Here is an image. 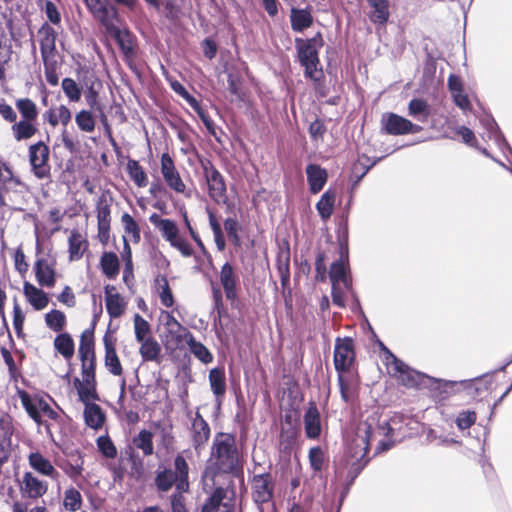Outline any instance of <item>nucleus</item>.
<instances>
[{"label":"nucleus","mask_w":512,"mask_h":512,"mask_svg":"<svg viewBox=\"0 0 512 512\" xmlns=\"http://www.w3.org/2000/svg\"><path fill=\"white\" fill-rule=\"evenodd\" d=\"M159 321L166 329L170 337L176 341V343L182 342L186 334L190 332L180 324V322L173 316L172 312L161 311L159 315Z\"/></svg>","instance_id":"19"},{"label":"nucleus","mask_w":512,"mask_h":512,"mask_svg":"<svg viewBox=\"0 0 512 512\" xmlns=\"http://www.w3.org/2000/svg\"><path fill=\"white\" fill-rule=\"evenodd\" d=\"M183 341L188 344L190 352L201 362L208 364L213 361L211 352L201 342L196 341L191 333L186 334Z\"/></svg>","instance_id":"36"},{"label":"nucleus","mask_w":512,"mask_h":512,"mask_svg":"<svg viewBox=\"0 0 512 512\" xmlns=\"http://www.w3.org/2000/svg\"><path fill=\"white\" fill-rule=\"evenodd\" d=\"M110 201L105 195L98 198L96 203L97 211V222L98 223H110L111 221V209Z\"/></svg>","instance_id":"56"},{"label":"nucleus","mask_w":512,"mask_h":512,"mask_svg":"<svg viewBox=\"0 0 512 512\" xmlns=\"http://www.w3.org/2000/svg\"><path fill=\"white\" fill-rule=\"evenodd\" d=\"M82 495L74 487H70L64 491L63 507L69 512H76L81 509Z\"/></svg>","instance_id":"45"},{"label":"nucleus","mask_w":512,"mask_h":512,"mask_svg":"<svg viewBox=\"0 0 512 512\" xmlns=\"http://www.w3.org/2000/svg\"><path fill=\"white\" fill-rule=\"evenodd\" d=\"M75 121L79 129L83 132L91 133L95 129V120L90 111L81 110L76 114Z\"/></svg>","instance_id":"57"},{"label":"nucleus","mask_w":512,"mask_h":512,"mask_svg":"<svg viewBox=\"0 0 512 512\" xmlns=\"http://www.w3.org/2000/svg\"><path fill=\"white\" fill-rule=\"evenodd\" d=\"M385 364L389 374L396 377L403 385L407 387H418L424 383L426 376L404 364L391 352L385 356Z\"/></svg>","instance_id":"6"},{"label":"nucleus","mask_w":512,"mask_h":512,"mask_svg":"<svg viewBox=\"0 0 512 512\" xmlns=\"http://www.w3.org/2000/svg\"><path fill=\"white\" fill-rule=\"evenodd\" d=\"M21 403L28 415L39 425H44L50 433L51 428L60 424L61 415L42 397H31L28 393H19Z\"/></svg>","instance_id":"4"},{"label":"nucleus","mask_w":512,"mask_h":512,"mask_svg":"<svg viewBox=\"0 0 512 512\" xmlns=\"http://www.w3.org/2000/svg\"><path fill=\"white\" fill-rule=\"evenodd\" d=\"M290 21L294 31L302 32L312 25L313 17L307 9L292 8Z\"/></svg>","instance_id":"33"},{"label":"nucleus","mask_w":512,"mask_h":512,"mask_svg":"<svg viewBox=\"0 0 512 512\" xmlns=\"http://www.w3.org/2000/svg\"><path fill=\"white\" fill-rule=\"evenodd\" d=\"M127 172L131 180L138 187H145L147 185V174L144 169L140 166L138 161L129 160L127 163Z\"/></svg>","instance_id":"50"},{"label":"nucleus","mask_w":512,"mask_h":512,"mask_svg":"<svg viewBox=\"0 0 512 512\" xmlns=\"http://www.w3.org/2000/svg\"><path fill=\"white\" fill-rule=\"evenodd\" d=\"M373 434V426L367 421L361 422L348 441V462L355 473H359L369 461L366 456Z\"/></svg>","instance_id":"2"},{"label":"nucleus","mask_w":512,"mask_h":512,"mask_svg":"<svg viewBox=\"0 0 512 512\" xmlns=\"http://www.w3.org/2000/svg\"><path fill=\"white\" fill-rule=\"evenodd\" d=\"M23 293L27 301L37 311L43 310L49 303L47 294L29 282H24Z\"/></svg>","instance_id":"28"},{"label":"nucleus","mask_w":512,"mask_h":512,"mask_svg":"<svg viewBox=\"0 0 512 512\" xmlns=\"http://www.w3.org/2000/svg\"><path fill=\"white\" fill-rule=\"evenodd\" d=\"M55 350L66 360H71L74 356L75 346L70 334L64 332L56 336L53 342Z\"/></svg>","instance_id":"35"},{"label":"nucleus","mask_w":512,"mask_h":512,"mask_svg":"<svg viewBox=\"0 0 512 512\" xmlns=\"http://www.w3.org/2000/svg\"><path fill=\"white\" fill-rule=\"evenodd\" d=\"M304 428L306 436L316 439L321 434V417L315 404H310L304 415Z\"/></svg>","instance_id":"23"},{"label":"nucleus","mask_w":512,"mask_h":512,"mask_svg":"<svg viewBox=\"0 0 512 512\" xmlns=\"http://www.w3.org/2000/svg\"><path fill=\"white\" fill-rule=\"evenodd\" d=\"M371 7L369 19L372 23L385 25L390 17L388 0H367Z\"/></svg>","instance_id":"30"},{"label":"nucleus","mask_w":512,"mask_h":512,"mask_svg":"<svg viewBox=\"0 0 512 512\" xmlns=\"http://www.w3.org/2000/svg\"><path fill=\"white\" fill-rule=\"evenodd\" d=\"M408 114L418 121L425 122L430 114L429 105L422 99H412L408 105Z\"/></svg>","instance_id":"46"},{"label":"nucleus","mask_w":512,"mask_h":512,"mask_svg":"<svg viewBox=\"0 0 512 512\" xmlns=\"http://www.w3.org/2000/svg\"><path fill=\"white\" fill-rule=\"evenodd\" d=\"M45 323L54 332H61L66 326V316L60 310H51L45 315Z\"/></svg>","instance_id":"52"},{"label":"nucleus","mask_w":512,"mask_h":512,"mask_svg":"<svg viewBox=\"0 0 512 512\" xmlns=\"http://www.w3.org/2000/svg\"><path fill=\"white\" fill-rule=\"evenodd\" d=\"M12 132H13L14 138L17 141H21V140L31 138L37 132V129L32 124V121L21 120V121L13 124Z\"/></svg>","instance_id":"48"},{"label":"nucleus","mask_w":512,"mask_h":512,"mask_svg":"<svg viewBox=\"0 0 512 512\" xmlns=\"http://www.w3.org/2000/svg\"><path fill=\"white\" fill-rule=\"evenodd\" d=\"M58 466L65 472V474L71 478L72 480L77 479L82 475L83 466L82 463H71L65 462L63 464H58Z\"/></svg>","instance_id":"63"},{"label":"nucleus","mask_w":512,"mask_h":512,"mask_svg":"<svg viewBox=\"0 0 512 512\" xmlns=\"http://www.w3.org/2000/svg\"><path fill=\"white\" fill-rule=\"evenodd\" d=\"M204 175L208 185L209 196L215 202L223 201L226 196V185L220 172L212 165H205Z\"/></svg>","instance_id":"15"},{"label":"nucleus","mask_w":512,"mask_h":512,"mask_svg":"<svg viewBox=\"0 0 512 512\" xmlns=\"http://www.w3.org/2000/svg\"><path fill=\"white\" fill-rule=\"evenodd\" d=\"M34 269L37 282L41 286L53 287L55 285V270L48 259H37Z\"/></svg>","instance_id":"24"},{"label":"nucleus","mask_w":512,"mask_h":512,"mask_svg":"<svg viewBox=\"0 0 512 512\" xmlns=\"http://www.w3.org/2000/svg\"><path fill=\"white\" fill-rule=\"evenodd\" d=\"M209 465L221 473H231L237 469L239 455L233 436L225 433H219L215 436Z\"/></svg>","instance_id":"1"},{"label":"nucleus","mask_w":512,"mask_h":512,"mask_svg":"<svg viewBox=\"0 0 512 512\" xmlns=\"http://www.w3.org/2000/svg\"><path fill=\"white\" fill-rule=\"evenodd\" d=\"M208 218H209V225H210L211 230L214 235V241L217 246V249L219 251H223L226 247V242H225L224 234L222 232L221 225L218 222L214 213L210 210H208Z\"/></svg>","instance_id":"54"},{"label":"nucleus","mask_w":512,"mask_h":512,"mask_svg":"<svg viewBox=\"0 0 512 512\" xmlns=\"http://www.w3.org/2000/svg\"><path fill=\"white\" fill-rule=\"evenodd\" d=\"M97 447L107 458L113 459L117 455V449L108 436H100L97 439Z\"/></svg>","instance_id":"60"},{"label":"nucleus","mask_w":512,"mask_h":512,"mask_svg":"<svg viewBox=\"0 0 512 512\" xmlns=\"http://www.w3.org/2000/svg\"><path fill=\"white\" fill-rule=\"evenodd\" d=\"M69 243V260L77 261L82 258L84 252L88 248L87 240L78 230H72L68 238Z\"/></svg>","instance_id":"31"},{"label":"nucleus","mask_w":512,"mask_h":512,"mask_svg":"<svg viewBox=\"0 0 512 512\" xmlns=\"http://www.w3.org/2000/svg\"><path fill=\"white\" fill-rule=\"evenodd\" d=\"M307 180L311 193H319L327 182V172L316 164H309L306 167Z\"/></svg>","instance_id":"27"},{"label":"nucleus","mask_w":512,"mask_h":512,"mask_svg":"<svg viewBox=\"0 0 512 512\" xmlns=\"http://www.w3.org/2000/svg\"><path fill=\"white\" fill-rule=\"evenodd\" d=\"M335 192L327 190L316 204V209L323 220L330 218L334 210Z\"/></svg>","instance_id":"42"},{"label":"nucleus","mask_w":512,"mask_h":512,"mask_svg":"<svg viewBox=\"0 0 512 512\" xmlns=\"http://www.w3.org/2000/svg\"><path fill=\"white\" fill-rule=\"evenodd\" d=\"M338 383H339L341 398L345 402H350L355 395V390H354V387H353L351 381L348 380L347 378H345L342 373H339Z\"/></svg>","instance_id":"62"},{"label":"nucleus","mask_w":512,"mask_h":512,"mask_svg":"<svg viewBox=\"0 0 512 512\" xmlns=\"http://www.w3.org/2000/svg\"><path fill=\"white\" fill-rule=\"evenodd\" d=\"M382 124L385 131L391 135L418 133L421 130L420 126L413 124L410 120L394 113H387L383 115Z\"/></svg>","instance_id":"11"},{"label":"nucleus","mask_w":512,"mask_h":512,"mask_svg":"<svg viewBox=\"0 0 512 512\" xmlns=\"http://www.w3.org/2000/svg\"><path fill=\"white\" fill-rule=\"evenodd\" d=\"M220 282L228 299L236 298L238 276L230 263H225L220 271Z\"/></svg>","instance_id":"25"},{"label":"nucleus","mask_w":512,"mask_h":512,"mask_svg":"<svg viewBox=\"0 0 512 512\" xmlns=\"http://www.w3.org/2000/svg\"><path fill=\"white\" fill-rule=\"evenodd\" d=\"M79 356L81 362L95 361L93 333L89 330L81 334Z\"/></svg>","instance_id":"38"},{"label":"nucleus","mask_w":512,"mask_h":512,"mask_svg":"<svg viewBox=\"0 0 512 512\" xmlns=\"http://www.w3.org/2000/svg\"><path fill=\"white\" fill-rule=\"evenodd\" d=\"M28 463L30 467L37 473L57 480L59 472L55 469L51 461L43 456L40 452H32L28 456Z\"/></svg>","instance_id":"20"},{"label":"nucleus","mask_w":512,"mask_h":512,"mask_svg":"<svg viewBox=\"0 0 512 512\" xmlns=\"http://www.w3.org/2000/svg\"><path fill=\"white\" fill-rule=\"evenodd\" d=\"M106 31L116 40L126 59H132L136 55L135 37L128 29H120L112 21L105 26Z\"/></svg>","instance_id":"12"},{"label":"nucleus","mask_w":512,"mask_h":512,"mask_svg":"<svg viewBox=\"0 0 512 512\" xmlns=\"http://www.w3.org/2000/svg\"><path fill=\"white\" fill-rule=\"evenodd\" d=\"M138 342L141 344L139 352L144 361H154L158 358L161 347L156 340L150 337Z\"/></svg>","instance_id":"44"},{"label":"nucleus","mask_w":512,"mask_h":512,"mask_svg":"<svg viewBox=\"0 0 512 512\" xmlns=\"http://www.w3.org/2000/svg\"><path fill=\"white\" fill-rule=\"evenodd\" d=\"M323 45L324 40L320 32L309 39L296 38L295 40L297 56L305 69V76L314 81H318L322 75L318 52Z\"/></svg>","instance_id":"3"},{"label":"nucleus","mask_w":512,"mask_h":512,"mask_svg":"<svg viewBox=\"0 0 512 512\" xmlns=\"http://www.w3.org/2000/svg\"><path fill=\"white\" fill-rule=\"evenodd\" d=\"M355 359L354 345L350 338H337L334 349V365L338 373L350 369Z\"/></svg>","instance_id":"9"},{"label":"nucleus","mask_w":512,"mask_h":512,"mask_svg":"<svg viewBox=\"0 0 512 512\" xmlns=\"http://www.w3.org/2000/svg\"><path fill=\"white\" fill-rule=\"evenodd\" d=\"M210 436V428L207 422L197 414L192 422V443L197 452L205 445Z\"/></svg>","instance_id":"22"},{"label":"nucleus","mask_w":512,"mask_h":512,"mask_svg":"<svg viewBox=\"0 0 512 512\" xmlns=\"http://www.w3.org/2000/svg\"><path fill=\"white\" fill-rule=\"evenodd\" d=\"M153 435L150 431L141 430L136 437L133 439L135 447L140 449L145 456L152 455L154 452Z\"/></svg>","instance_id":"51"},{"label":"nucleus","mask_w":512,"mask_h":512,"mask_svg":"<svg viewBox=\"0 0 512 512\" xmlns=\"http://www.w3.org/2000/svg\"><path fill=\"white\" fill-rule=\"evenodd\" d=\"M133 322L134 333L137 342L151 337L150 324L142 316H140L139 314H135Z\"/></svg>","instance_id":"55"},{"label":"nucleus","mask_w":512,"mask_h":512,"mask_svg":"<svg viewBox=\"0 0 512 512\" xmlns=\"http://www.w3.org/2000/svg\"><path fill=\"white\" fill-rule=\"evenodd\" d=\"M157 293L160 298L161 304L166 308H170L174 305V297L169 287L168 281L165 276L158 277L156 279Z\"/></svg>","instance_id":"49"},{"label":"nucleus","mask_w":512,"mask_h":512,"mask_svg":"<svg viewBox=\"0 0 512 512\" xmlns=\"http://www.w3.org/2000/svg\"><path fill=\"white\" fill-rule=\"evenodd\" d=\"M13 433L12 417L5 412H0V449H5V446L10 445Z\"/></svg>","instance_id":"41"},{"label":"nucleus","mask_w":512,"mask_h":512,"mask_svg":"<svg viewBox=\"0 0 512 512\" xmlns=\"http://www.w3.org/2000/svg\"><path fill=\"white\" fill-rule=\"evenodd\" d=\"M19 491L23 498L38 499L48 491V482L41 480L32 472H25L20 480Z\"/></svg>","instance_id":"10"},{"label":"nucleus","mask_w":512,"mask_h":512,"mask_svg":"<svg viewBox=\"0 0 512 512\" xmlns=\"http://www.w3.org/2000/svg\"><path fill=\"white\" fill-rule=\"evenodd\" d=\"M209 382L214 395L219 398L226 392L225 373L222 369L214 368L209 373Z\"/></svg>","instance_id":"43"},{"label":"nucleus","mask_w":512,"mask_h":512,"mask_svg":"<svg viewBox=\"0 0 512 512\" xmlns=\"http://www.w3.org/2000/svg\"><path fill=\"white\" fill-rule=\"evenodd\" d=\"M40 50L43 60L56 59V32L48 24H44L38 32Z\"/></svg>","instance_id":"18"},{"label":"nucleus","mask_w":512,"mask_h":512,"mask_svg":"<svg viewBox=\"0 0 512 512\" xmlns=\"http://www.w3.org/2000/svg\"><path fill=\"white\" fill-rule=\"evenodd\" d=\"M329 277L331 284L342 283L347 290H351L352 283L348 275L347 250L342 248L340 259L332 263L330 267Z\"/></svg>","instance_id":"17"},{"label":"nucleus","mask_w":512,"mask_h":512,"mask_svg":"<svg viewBox=\"0 0 512 512\" xmlns=\"http://www.w3.org/2000/svg\"><path fill=\"white\" fill-rule=\"evenodd\" d=\"M161 236L171 247L178 250L183 257H191L193 249L191 244L181 235L175 221L169 219L159 230Z\"/></svg>","instance_id":"8"},{"label":"nucleus","mask_w":512,"mask_h":512,"mask_svg":"<svg viewBox=\"0 0 512 512\" xmlns=\"http://www.w3.org/2000/svg\"><path fill=\"white\" fill-rule=\"evenodd\" d=\"M189 466L182 454L174 459V470L164 469L159 471L155 477V485L161 492L169 491L173 485L176 492H187L189 490Z\"/></svg>","instance_id":"5"},{"label":"nucleus","mask_w":512,"mask_h":512,"mask_svg":"<svg viewBox=\"0 0 512 512\" xmlns=\"http://www.w3.org/2000/svg\"><path fill=\"white\" fill-rule=\"evenodd\" d=\"M44 119L53 127L57 126L59 123L66 126L71 120V112L65 105H60L57 108H51L46 111Z\"/></svg>","instance_id":"37"},{"label":"nucleus","mask_w":512,"mask_h":512,"mask_svg":"<svg viewBox=\"0 0 512 512\" xmlns=\"http://www.w3.org/2000/svg\"><path fill=\"white\" fill-rule=\"evenodd\" d=\"M62 89L70 101L77 102L80 100L81 89L73 79L64 78L62 81Z\"/></svg>","instance_id":"58"},{"label":"nucleus","mask_w":512,"mask_h":512,"mask_svg":"<svg viewBox=\"0 0 512 512\" xmlns=\"http://www.w3.org/2000/svg\"><path fill=\"white\" fill-rule=\"evenodd\" d=\"M43 62L46 81L52 86L58 85L59 75L57 73V60L50 59L43 60Z\"/></svg>","instance_id":"61"},{"label":"nucleus","mask_w":512,"mask_h":512,"mask_svg":"<svg viewBox=\"0 0 512 512\" xmlns=\"http://www.w3.org/2000/svg\"><path fill=\"white\" fill-rule=\"evenodd\" d=\"M252 497L256 504L268 503L273 498V483L269 473L255 475L252 479Z\"/></svg>","instance_id":"13"},{"label":"nucleus","mask_w":512,"mask_h":512,"mask_svg":"<svg viewBox=\"0 0 512 512\" xmlns=\"http://www.w3.org/2000/svg\"><path fill=\"white\" fill-rule=\"evenodd\" d=\"M23 186L20 179L14 175L11 168L0 161V196L10 192H19V187Z\"/></svg>","instance_id":"21"},{"label":"nucleus","mask_w":512,"mask_h":512,"mask_svg":"<svg viewBox=\"0 0 512 512\" xmlns=\"http://www.w3.org/2000/svg\"><path fill=\"white\" fill-rule=\"evenodd\" d=\"M16 107L22 115L23 120H36L38 110L36 104L32 100L28 98L19 99L16 101Z\"/></svg>","instance_id":"53"},{"label":"nucleus","mask_w":512,"mask_h":512,"mask_svg":"<svg viewBox=\"0 0 512 512\" xmlns=\"http://www.w3.org/2000/svg\"><path fill=\"white\" fill-rule=\"evenodd\" d=\"M309 463L315 473L320 472L324 465V452L321 447H312L309 450Z\"/></svg>","instance_id":"59"},{"label":"nucleus","mask_w":512,"mask_h":512,"mask_svg":"<svg viewBox=\"0 0 512 512\" xmlns=\"http://www.w3.org/2000/svg\"><path fill=\"white\" fill-rule=\"evenodd\" d=\"M73 383L78 392L79 400L83 404L92 403L99 399L96 391V382H85L75 378Z\"/></svg>","instance_id":"34"},{"label":"nucleus","mask_w":512,"mask_h":512,"mask_svg":"<svg viewBox=\"0 0 512 512\" xmlns=\"http://www.w3.org/2000/svg\"><path fill=\"white\" fill-rule=\"evenodd\" d=\"M106 310L111 318L122 316L127 307V301L113 285L104 288Z\"/></svg>","instance_id":"16"},{"label":"nucleus","mask_w":512,"mask_h":512,"mask_svg":"<svg viewBox=\"0 0 512 512\" xmlns=\"http://www.w3.org/2000/svg\"><path fill=\"white\" fill-rule=\"evenodd\" d=\"M225 497L226 490L222 487L216 488L203 505L201 512H219L221 506L225 508V512H229L228 504L223 503Z\"/></svg>","instance_id":"39"},{"label":"nucleus","mask_w":512,"mask_h":512,"mask_svg":"<svg viewBox=\"0 0 512 512\" xmlns=\"http://www.w3.org/2000/svg\"><path fill=\"white\" fill-rule=\"evenodd\" d=\"M89 12L93 17L98 20L104 27L109 24L112 19L110 12L116 13L114 8L107 6V0H83Z\"/></svg>","instance_id":"26"},{"label":"nucleus","mask_w":512,"mask_h":512,"mask_svg":"<svg viewBox=\"0 0 512 512\" xmlns=\"http://www.w3.org/2000/svg\"><path fill=\"white\" fill-rule=\"evenodd\" d=\"M224 228L228 238L234 244L239 243L238 229L239 225L235 218H227L224 222Z\"/></svg>","instance_id":"64"},{"label":"nucleus","mask_w":512,"mask_h":512,"mask_svg":"<svg viewBox=\"0 0 512 512\" xmlns=\"http://www.w3.org/2000/svg\"><path fill=\"white\" fill-rule=\"evenodd\" d=\"M49 147L42 141L29 147V162L34 175L43 179L50 174Z\"/></svg>","instance_id":"7"},{"label":"nucleus","mask_w":512,"mask_h":512,"mask_svg":"<svg viewBox=\"0 0 512 512\" xmlns=\"http://www.w3.org/2000/svg\"><path fill=\"white\" fill-rule=\"evenodd\" d=\"M105 365L113 375L119 376L122 374V366L115 347L107 338H105Z\"/></svg>","instance_id":"40"},{"label":"nucleus","mask_w":512,"mask_h":512,"mask_svg":"<svg viewBox=\"0 0 512 512\" xmlns=\"http://www.w3.org/2000/svg\"><path fill=\"white\" fill-rule=\"evenodd\" d=\"M121 223L123 225L124 229V244L125 249L130 253V247L128 245V241L133 242L134 244H137L141 240V233H140V227L138 223L134 220V218L128 214L124 213L121 216Z\"/></svg>","instance_id":"29"},{"label":"nucleus","mask_w":512,"mask_h":512,"mask_svg":"<svg viewBox=\"0 0 512 512\" xmlns=\"http://www.w3.org/2000/svg\"><path fill=\"white\" fill-rule=\"evenodd\" d=\"M161 173L167 185L177 193H184L186 185L181 179L174 162L168 153L161 156Z\"/></svg>","instance_id":"14"},{"label":"nucleus","mask_w":512,"mask_h":512,"mask_svg":"<svg viewBox=\"0 0 512 512\" xmlns=\"http://www.w3.org/2000/svg\"><path fill=\"white\" fill-rule=\"evenodd\" d=\"M84 420L88 427L94 430L100 429L105 422V414L101 407L95 403L84 404Z\"/></svg>","instance_id":"32"},{"label":"nucleus","mask_w":512,"mask_h":512,"mask_svg":"<svg viewBox=\"0 0 512 512\" xmlns=\"http://www.w3.org/2000/svg\"><path fill=\"white\" fill-rule=\"evenodd\" d=\"M100 264L103 273L109 278H114L119 273V260L115 253L105 252Z\"/></svg>","instance_id":"47"}]
</instances>
